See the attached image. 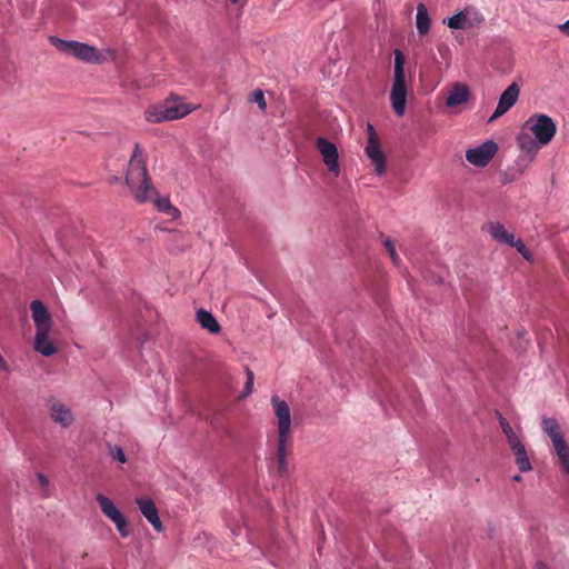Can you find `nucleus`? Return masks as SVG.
Masks as SVG:
<instances>
[{
	"label": "nucleus",
	"mask_w": 569,
	"mask_h": 569,
	"mask_svg": "<svg viewBox=\"0 0 569 569\" xmlns=\"http://www.w3.org/2000/svg\"><path fill=\"white\" fill-rule=\"evenodd\" d=\"M126 182L132 197L138 202L144 203L153 200L160 212L171 214L177 211L169 199L156 197L157 190L148 174L143 152L138 143L134 144V149L128 164Z\"/></svg>",
	"instance_id": "nucleus-1"
},
{
	"label": "nucleus",
	"mask_w": 569,
	"mask_h": 569,
	"mask_svg": "<svg viewBox=\"0 0 569 569\" xmlns=\"http://www.w3.org/2000/svg\"><path fill=\"white\" fill-rule=\"evenodd\" d=\"M271 405L277 418V472L283 476L287 472V455L291 443V412L288 403L277 396L271 398Z\"/></svg>",
	"instance_id": "nucleus-2"
},
{
	"label": "nucleus",
	"mask_w": 569,
	"mask_h": 569,
	"mask_svg": "<svg viewBox=\"0 0 569 569\" xmlns=\"http://www.w3.org/2000/svg\"><path fill=\"white\" fill-rule=\"evenodd\" d=\"M395 70L393 83L390 92V102L397 116H403L407 103V86L405 74L406 57L401 50L396 49L395 52Z\"/></svg>",
	"instance_id": "nucleus-3"
},
{
	"label": "nucleus",
	"mask_w": 569,
	"mask_h": 569,
	"mask_svg": "<svg viewBox=\"0 0 569 569\" xmlns=\"http://www.w3.org/2000/svg\"><path fill=\"white\" fill-rule=\"evenodd\" d=\"M190 112L191 108L187 103H183L178 97H173L148 108L144 117L150 123H160L183 118Z\"/></svg>",
	"instance_id": "nucleus-4"
},
{
	"label": "nucleus",
	"mask_w": 569,
	"mask_h": 569,
	"mask_svg": "<svg viewBox=\"0 0 569 569\" xmlns=\"http://www.w3.org/2000/svg\"><path fill=\"white\" fill-rule=\"evenodd\" d=\"M50 43L61 53L72 56L88 63H102L106 57L96 47L73 40L50 37Z\"/></svg>",
	"instance_id": "nucleus-5"
},
{
	"label": "nucleus",
	"mask_w": 569,
	"mask_h": 569,
	"mask_svg": "<svg viewBox=\"0 0 569 569\" xmlns=\"http://www.w3.org/2000/svg\"><path fill=\"white\" fill-rule=\"evenodd\" d=\"M525 129L530 131L538 143L546 146L548 144L557 132V126L555 121L547 114H533L531 116L523 126Z\"/></svg>",
	"instance_id": "nucleus-6"
},
{
	"label": "nucleus",
	"mask_w": 569,
	"mask_h": 569,
	"mask_svg": "<svg viewBox=\"0 0 569 569\" xmlns=\"http://www.w3.org/2000/svg\"><path fill=\"white\" fill-rule=\"evenodd\" d=\"M96 500L101 509V512L116 525L120 536L122 538H127L130 535L128 521L121 511L114 506L112 500L102 493H98L96 496Z\"/></svg>",
	"instance_id": "nucleus-7"
},
{
	"label": "nucleus",
	"mask_w": 569,
	"mask_h": 569,
	"mask_svg": "<svg viewBox=\"0 0 569 569\" xmlns=\"http://www.w3.org/2000/svg\"><path fill=\"white\" fill-rule=\"evenodd\" d=\"M316 148L321 154L322 161L327 169L335 176H338L340 173V164L339 153L336 144L323 137H319L316 140Z\"/></svg>",
	"instance_id": "nucleus-8"
},
{
	"label": "nucleus",
	"mask_w": 569,
	"mask_h": 569,
	"mask_svg": "<svg viewBox=\"0 0 569 569\" xmlns=\"http://www.w3.org/2000/svg\"><path fill=\"white\" fill-rule=\"evenodd\" d=\"M369 139L366 147V154L375 166L377 174H382L386 171V157L379 146L378 137L371 124H368Z\"/></svg>",
	"instance_id": "nucleus-9"
},
{
	"label": "nucleus",
	"mask_w": 569,
	"mask_h": 569,
	"mask_svg": "<svg viewBox=\"0 0 569 569\" xmlns=\"http://www.w3.org/2000/svg\"><path fill=\"white\" fill-rule=\"evenodd\" d=\"M497 150V143L492 140H489L475 149L467 150L466 159L469 163L482 168L490 162Z\"/></svg>",
	"instance_id": "nucleus-10"
},
{
	"label": "nucleus",
	"mask_w": 569,
	"mask_h": 569,
	"mask_svg": "<svg viewBox=\"0 0 569 569\" xmlns=\"http://www.w3.org/2000/svg\"><path fill=\"white\" fill-rule=\"evenodd\" d=\"M520 94V87L518 83L512 82L507 87V89L501 93L497 108L489 118V122L495 121L500 118L505 113H507L518 101Z\"/></svg>",
	"instance_id": "nucleus-11"
},
{
	"label": "nucleus",
	"mask_w": 569,
	"mask_h": 569,
	"mask_svg": "<svg viewBox=\"0 0 569 569\" xmlns=\"http://www.w3.org/2000/svg\"><path fill=\"white\" fill-rule=\"evenodd\" d=\"M48 406L50 410V418L53 422L63 428H68L73 423L74 417L67 405L62 403L57 398H50L48 400Z\"/></svg>",
	"instance_id": "nucleus-12"
},
{
	"label": "nucleus",
	"mask_w": 569,
	"mask_h": 569,
	"mask_svg": "<svg viewBox=\"0 0 569 569\" xmlns=\"http://www.w3.org/2000/svg\"><path fill=\"white\" fill-rule=\"evenodd\" d=\"M136 503L143 517L151 523L153 529L158 532L163 530L162 522L158 515V509L150 498H137Z\"/></svg>",
	"instance_id": "nucleus-13"
},
{
	"label": "nucleus",
	"mask_w": 569,
	"mask_h": 569,
	"mask_svg": "<svg viewBox=\"0 0 569 569\" xmlns=\"http://www.w3.org/2000/svg\"><path fill=\"white\" fill-rule=\"evenodd\" d=\"M30 310L36 325V330L51 329V316L47 307L40 300H33L30 303Z\"/></svg>",
	"instance_id": "nucleus-14"
},
{
	"label": "nucleus",
	"mask_w": 569,
	"mask_h": 569,
	"mask_svg": "<svg viewBox=\"0 0 569 569\" xmlns=\"http://www.w3.org/2000/svg\"><path fill=\"white\" fill-rule=\"evenodd\" d=\"M470 90L467 84L461 82L453 83L447 92L446 104L450 108L461 106L468 102Z\"/></svg>",
	"instance_id": "nucleus-15"
},
{
	"label": "nucleus",
	"mask_w": 569,
	"mask_h": 569,
	"mask_svg": "<svg viewBox=\"0 0 569 569\" xmlns=\"http://www.w3.org/2000/svg\"><path fill=\"white\" fill-rule=\"evenodd\" d=\"M50 330H36L34 349L44 357H50L57 352L53 342L49 340Z\"/></svg>",
	"instance_id": "nucleus-16"
},
{
	"label": "nucleus",
	"mask_w": 569,
	"mask_h": 569,
	"mask_svg": "<svg viewBox=\"0 0 569 569\" xmlns=\"http://www.w3.org/2000/svg\"><path fill=\"white\" fill-rule=\"evenodd\" d=\"M196 320L200 327L212 335H217L221 331V326L214 318V316L204 309H199L196 312Z\"/></svg>",
	"instance_id": "nucleus-17"
},
{
	"label": "nucleus",
	"mask_w": 569,
	"mask_h": 569,
	"mask_svg": "<svg viewBox=\"0 0 569 569\" xmlns=\"http://www.w3.org/2000/svg\"><path fill=\"white\" fill-rule=\"evenodd\" d=\"M431 19L425 3L417 6L416 27L420 36H425L430 31Z\"/></svg>",
	"instance_id": "nucleus-18"
},
{
	"label": "nucleus",
	"mask_w": 569,
	"mask_h": 569,
	"mask_svg": "<svg viewBox=\"0 0 569 569\" xmlns=\"http://www.w3.org/2000/svg\"><path fill=\"white\" fill-rule=\"evenodd\" d=\"M489 233L498 242L512 244L515 238L513 233L507 231V229L500 222L489 223Z\"/></svg>",
	"instance_id": "nucleus-19"
},
{
	"label": "nucleus",
	"mask_w": 569,
	"mask_h": 569,
	"mask_svg": "<svg viewBox=\"0 0 569 569\" xmlns=\"http://www.w3.org/2000/svg\"><path fill=\"white\" fill-rule=\"evenodd\" d=\"M552 447L558 457L561 471L569 477V447L566 440H558V442L553 443Z\"/></svg>",
	"instance_id": "nucleus-20"
},
{
	"label": "nucleus",
	"mask_w": 569,
	"mask_h": 569,
	"mask_svg": "<svg viewBox=\"0 0 569 569\" xmlns=\"http://www.w3.org/2000/svg\"><path fill=\"white\" fill-rule=\"evenodd\" d=\"M542 430L548 435L552 445L565 439L558 421L553 418L542 420Z\"/></svg>",
	"instance_id": "nucleus-21"
},
{
	"label": "nucleus",
	"mask_w": 569,
	"mask_h": 569,
	"mask_svg": "<svg viewBox=\"0 0 569 569\" xmlns=\"http://www.w3.org/2000/svg\"><path fill=\"white\" fill-rule=\"evenodd\" d=\"M512 450L515 458H516V465L518 466V469L521 472H526L531 470V463L529 461V458L527 456V451L525 446L520 442L516 446L510 447Z\"/></svg>",
	"instance_id": "nucleus-22"
},
{
	"label": "nucleus",
	"mask_w": 569,
	"mask_h": 569,
	"mask_svg": "<svg viewBox=\"0 0 569 569\" xmlns=\"http://www.w3.org/2000/svg\"><path fill=\"white\" fill-rule=\"evenodd\" d=\"M498 417H499L500 427L507 438L509 447L520 443L518 436L516 435V432L513 431V429L511 428V426L509 425L507 419L501 413H498Z\"/></svg>",
	"instance_id": "nucleus-23"
},
{
	"label": "nucleus",
	"mask_w": 569,
	"mask_h": 569,
	"mask_svg": "<svg viewBox=\"0 0 569 569\" xmlns=\"http://www.w3.org/2000/svg\"><path fill=\"white\" fill-rule=\"evenodd\" d=\"M447 26L451 29L468 28V9L465 12H459L450 17L447 21Z\"/></svg>",
	"instance_id": "nucleus-24"
},
{
	"label": "nucleus",
	"mask_w": 569,
	"mask_h": 569,
	"mask_svg": "<svg viewBox=\"0 0 569 569\" xmlns=\"http://www.w3.org/2000/svg\"><path fill=\"white\" fill-rule=\"evenodd\" d=\"M517 143L521 150L532 153L537 152L538 147L536 144V141L528 133H520L517 137Z\"/></svg>",
	"instance_id": "nucleus-25"
},
{
	"label": "nucleus",
	"mask_w": 569,
	"mask_h": 569,
	"mask_svg": "<svg viewBox=\"0 0 569 569\" xmlns=\"http://www.w3.org/2000/svg\"><path fill=\"white\" fill-rule=\"evenodd\" d=\"M483 16L473 8L468 9V27H477L483 22Z\"/></svg>",
	"instance_id": "nucleus-26"
},
{
	"label": "nucleus",
	"mask_w": 569,
	"mask_h": 569,
	"mask_svg": "<svg viewBox=\"0 0 569 569\" xmlns=\"http://www.w3.org/2000/svg\"><path fill=\"white\" fill-rule=\"evenodd\" d=\"M246 375H247V381H246L243 391H242V393L240 396L241 399L248 397L252 392V390H253L254 375H253L252 370L247 368L246 369Z\"/></svg>",
	"instance_id": "nucleus-27"
},
{
	"label": "nucleus",
	"mask_w": 569,
	"mask_h": 569,
	"mask_svg": "<svg viewBox=\"0 0 569 569\" xmlns=\"http://www.w3.org/2000/svg\"><path fill=\"white\" fill-rule=\"evenodd\" d=\"M511 247H515L517 249V251L528 261H531L533 258H532V253L527 249L526 244L522 242V240L518 239V240H513V243L510 244Z\"/></svg>",
	"instance_id": "nucleus-28"
},
{
	"label": "nucleus",
	"mask_w": 569,
	"mask_h": 569,
	"mask_svg": "<svg viewBox=\"0 0 569 569\" xmlns=\"http://www.w3.org/2000/svg\"><path fill=\"white\" fill-rule=\"evenodd\" d=\"M250 101L257 103L259 106L260 110H262V111H264L267 108V102H266L264 94H263L262 90H259V89L254 90L251 94Z\"/></svg>",
	"instance_id": "nucleus-29"
},
{
	"label": "nucleus",
	"mask_w": 569,
	"mask_h": 569,
	"mask_svg": "<svg viewBox=\"0 0 569 569\" xmlns=\"http://www.w3.org/2000/svg\"><path fill=\"white\" fill-rule=\"evenodd\" d=\"M110 455L114 460L119 461L120 463H124L127 461L124 451L120 447L110 448Z\"/></svg>",
	"instance_id": "nucleus-30"
},
{
	"label": "nucleus",
	"mask_w": 569,
	"mask_h": 569,
	"mask_svg": "<svg viewBox=\"0 0 569 569\" xmlns=\"http://www.w3.org/2000/svg\"><path fill=\"white\" fill-rule=\"evenodd\" d=\"M37 479H38V481H39L40 487L44 490L43 496H44V497H48V496H49V493L47 492V489H48V487H49V479H48V477H47V476H44V475H43V473H41V472H38V473H37Z\"/></svg>",
	"instance_id": "nucleus-31"
},
{
	"label": "nucleus",
	"mask_w": 569,
	"mask_h": 569,
	"mask_svg": "<svg viewBox=\"0 0 569 569\" xmlns=\"http://www.w3.org/2000/svg\"><path fill=\"white\" fill-rule=\"evenodd\" d=\"M383 244L387 249L388 252H390L391 250H395V244L392 243L391 239L390 238H387L385 241H383Z\"/></svg>",
	"instance_id": "nucleus-32"
},
{
	"label": "nucleus",
	"mask_w": 569,
	"mask_h": 569,
	"mask_svg": "<svg viewBox=\"0 0 569 569\" xmlns=\"http://www.w3.org/2000/svg\"><path fill=\"white\" fill-rule=\"evenodd\" d=\"M389 256H390V258H391V260H392V262H393L395 264H398V263H399L400 258H399L398 253L396 252V249H395V250H391V251L389 252Z\"/></svg>",
	"instance_id": "nucleus-33"
},
{
	"label": "nucleus",
	"mask_w": 569,
	"mask_h": 569,
	"mask_svg": "<svg viewBox=\"0 0 569 569\" xmlns=\"http://www.w3.org/2000/svg\"><path fill=\"white\" fill-rule=\"evenodd\" d=\"M559 29L566 36H569V20L559 26Z\"/></svg>",
	"instance_id": "nucleus-34"
},
{
	"label": "nucleus",
	"mask_w": 569,
	"mask_h": 569,
	"mask_svg": "<svg viewBox=\"0 0 569 569\" xmlns=\"http://www.w3.org/2000/svg\"><path fill=\"white\" fill-rule=\"evenodd\" d=\"M0 369L3 371H9V366L1 355H0Z\"/></svg>",
	"instance_id": "nucleus-35"
},
{
	"label": "nucleus",
	"mask_w": 569,
	"mask_h": 569,
	"mask_svg": "<svg viewBox=\"0 0 569 569\" xmlns=\"http://www.w3.org/2000/svg\"><path fill=\"white\" fill-rule=\"evenodd\" d=\"M106 53H107L108 56H110V58H112V59H113V58H114V56H116V52H114V50H112V49H108V50H106Z\"/></svg>",
	"instance_id": "nucleus-36"
},
{
	"label": "nucleus",
	"mask_w": 569,
	"mask_h": 569,
	"mask_svg": "<svg viewBox=\"0 0 569 569\" xmlns=\"http://www.w3.org/2000/svg\"><path fill=\"white\" fill-rule=\"evenodd\" d=\"M535 569H548L543 563H538Z\"/></svg>",
	"instance_id": "nucleus-37"
},
{
	"label": "nucleus",
	"mask_w": 569,
	"mask_h": 569,
	"mask_svg": "<svg viewBox=\"0 0 569 569\" xmlns=\"http://www.w3.org/2000/svg\"><path fill=\"white\" fill-rule=\"evenodd\" d=\"M521 480V476L517 475L513 477V481H520Z\"/></svg>",
	"instance_id": "nucleus-38"
},
{
	"label": "nucleus",
	"mask_w": 569,
	"mask_h": 569,
	"mask_svg": "<svg viewBox=\"0 0 569 569\" xmlns=\"http://www.w3.org/2000/svg\"><path fill=\"white\" fill-rule=\"evenodd\" d=\"M231 3H238L239 0H229Z\"/></svg>",
	"instance_id": "nucleus-39"
}]
</instances>
